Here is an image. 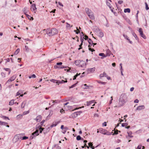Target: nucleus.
I'll list each match as a JSON object with an SVG mask.
<instances>
[{
	"instance_id": "nucleus-55",
	"label": "nucleus",
	"mask_w": 149,
	"mask_h": 149,
	"mask_svg": "<svg viewBox=\"0 0 149 149\" xmlns=\"http://www.w3.org/2000/svg\"><path fill=\"white\" fill-rule=\"evenodd\" d=\"M78 75H79V74H77L76 75L74 76V78L73 79L74 80H75V79H76L77 77L78 76Z\"/></svg>"
},
{
	"instance_id": "nucleus-22",
	"label": "nucleus",
	"mask_w": 149,
	"mask_h": 149,
	"mask_svg": "<svg viewBox=\"0 0 149 149\" xmlns=\"http://www.w3.org/2000/svg\"><path fill=\"white\" fill-rule=\"evenodd\" d=\"M82 34V36H81V43L83 44L84 39V34L82 32H81Z\"/></svg>"
},
{
	"instance_id": "nucleus-42",
	"label": "nucleus",
	"mask_w": 149,
	"mask_h": 149,
	"mask_svg": "<svg viewBox=\"0 0 149 149\" xmlns=\"http://www.w3.org/2000/svg\"><path fill=\"white\" fill-rule=\"evenodd\" d=\"M1 75L2 76V77L3 78H4L5 77H6V74H5L3 72H1Z\"/></svg>"
},
{
	"instance_id": "nucleus-50",
	"label": "nucleus",
	"mask_w": 149,
	"mask_h": 149,
	"mask_svg": "<svg viewBox=\"0 0 149 149\" xmlns=\"http://www.w3.org/2000/svg\"><path fill=\"white\" fill-rule=\"evenodd\" d=\"M139 32L140 33V34L141 33H143V31H142V29L141 28H140L139 29Z\"/></svg>"
},
{
	"instance_id": "nucleus-19",
	"label": "nucleus",
	"mask_w": 149,
	"mask_h": 149,
	"mask_svg": "<svg viewBox=\"0 0 149 149\" xmlns=\"http://www.w3.org/2000/svg\"><path fill=\"white\" fill-rule=\"evenodd\" d=\"M94 101H95V100H92L89 101H87L86 102V103H87L86 105L87 106H89L90 105H91V104L94 103Z\"/></svg>"
},
{
	"instance_id": "nucleus-49",
	"label": "nucleus",
	"mask_w": 149,
	"mask_h": 149,
	"mask_svg": "<svg viewBox=\"0 0 149 149\" xmlns=\"http://www.w3.org/2000/svg\"><path fill=\"white\" fill-rule=\"evenodd\" d=\"M76 84L77 83L75 84H74L73 85H72L70 87H69L70 88H72L75 87L76 86Z\"/></svg>"
},
{
	"instance_id": "nucleus-2",
	"label": "nucleus",
	"mask_w": 149,
	"mask_h": 149,
	"mask_svg": "<svg viewBox=\"0 0 149 149\" xmlns=\"http://www.w3.org/2000/svg\"><path fill=\"white\" fill-rule=\"evenodd\" d=\"M46 33L49 36H53L58 33V31L55 28H52L51 29H47L46 30Z\"/></svg>"
},
{
	"instance_id": "nucleus-54",
	"label": "nucleus",
	"mask_w": 149,
	"mask_h": 149,
	"mask_svg": "<svg viewBox=\"0 0 149 149\" xmlns=\"http://www.w3.org/2000/svg\"><path fill=\"white\" fill-rule=\"evenodd\" d=\"M139 12V10H137V13L136 14V17L137 20H138V15Z\"/></svg>"
},
{
	"instance_id": "nucleus-48",
	"label": "nucleus",
	"mask_w": 149,
	"mask_h": 149,
	"mask_svg": "<svg viewBox=\"0 0 149 149\" xmlns=\"http://www.w3.org/2000/svg\"><path fill=\"white\" fill-rule=\"evenodd\" d=\"M51 82H53L54 83H57V82H58V81H56V80H54V79H52L51 80Z\"/></svg>"
},
{
	"instance_id": "nucleus-39",
	"label": "nucleus",
	"mask_w": 149,
	"mask_h": 149,
	"mask_svg": "<svg viewBox=\"0 0 149 149\" xmlns=\"http://www.w3.org/2000/svg\"><path fill=\"white\" fill-rule=\"evenodd\" d=\"M1 117L4 119H7L8 120H9L8 117L6 116H2L1 115Z\"/></svg>"
},
{
	"instance_id": "nucleus-35",
	"label": "nucleus",
	"mask_w": 149,
	"mask_h": 149,
	"mask_svg": "<svg viewBox=\"0 0 149 149\" xmlns=\"http://www.w3.org/2000/svg\"><path fill=\"white\" fill-rule=\"evenodd\" d=\"M99 55L100 56H102L103 57H105L107 56L105 55L104 53H100L99 54Z\"/></svg>"
},
{
	"instance_id": "nucleus-41",
	"label": "nucleus",
	"mask_w": 149,
	"mask_h": 149,
	"mask_svg": "<svg viewBox=\"0 0 149 149\" xmlns=\"http://www.w3.org/2000/svg\"><path fill=\"white\" fill-rule=\"evenodd\" d=\"M145 5H146V10H148L149 9V8L148 7V4L146 2L145 3Z\"/></svg>"
},
{
	"instance_id": "nucleus-31",
	"label": "nucleus",
	"mask_w": 149,
	"mask_h": 149,
	"mask_svg": "<svg viewBox=\"0 0 149 149\" xmlns=\"http://www.w3.org/2000/svg\"><path fill=\"white\" fill-rule=\"evenodd\" d=\"M88 42L89 44H90L91 45H92L93 44V42L89 38L88 40Z\"/></svg>"
},
{
	"instance_id": "nucleus-12",
	"label": "nucleus",
	"mask_w": 149,
	"mask_h": 149,
	"mask_svg": "<svg viewBox=\"0 0 149 149\" xmlns=\"http://www.w3.org/2000/svg\"><path fill=\"white\" fill-rule=\"evenodd\" d=\"M145 108V107L144 105H141L138 107L137 108V110H140L143 109Z\"/></svg>"
},
{
	"instance_id": "nucleus-62",
	"label": "nucleus",
	"mask_w": 149,
	"mask_h": 149,
	"mask_svg": "<svg viewBox=\"0 0 149 149\" xmlns=\"http://www.w3.org/2000/svg\"><path fill=\"white\" fill-rule=\"evenodd\" d=\"M31 78H35L36 77V76L35 74H33L31 76Z\"/></svg>"
},
{
	"instance_id": "nucleus-14",
	"label": "nucleus",
	"mask_w": 149,
	"mask_h": 149,
	"mask_svg": "<svg viewBox=\"0 0 149 149\" xmlns=\"http://www.w3.org/2000/svg\"><path fill=\"white\" fill-rule=\"evenodd\" d=\"M57 149H61V147L58 146L57 144H55L52 147V149H55V148Z\"/></svg>"
},
{
	"instance_id": "nucleus-18",
	"label": "nucleus",
	"mask_w": 149,
	"mask_h": 149,
	"mask_svg": "<svg viewBox=\"0 0 149 149\" xmlns=\"http://www.w3.org/2000/svg\"><path fill=\"white\" fill-rule=\"evenodd\" d=\"M85 11L88 15L90 14H91V13L92 12L91 10H89L88 8H85Z\"/></svg>"
},
{
	"instance_id": "nucleus-61",
	"label": "nucleus",
	"mask_w": 149,
	"mask_h": 149,
	"mask_svg": "<svg viewBox=\"0 0 149 149\" xmlns=\"http://www.w3.org/2000/svg\"><path fill=\"white\" fill-rule=\"evenodd\" d=\"M4 70H5L6 71H8L10 70L9 68H4L3 69Z\"/></svg>"
},
{
	"instance_id": "nucleus-59",
	"label": "nucleus",
	"mask_w": 149,
	"mask_h": 149,
	"mask_svg": "<svg viewBox=\"0 0 149 149\" xmlns=\"http://www.w3.org/2000/svg\"><path fill=\"white\" fill-rule=\"evenodd\" d=\"M103 74H100V78H101L104 77Z\"/></svg>"
},
{
	"instance_id": "nucleus-36",
	"label": "nucleus",
	"mask_w": 149,
	"mask_h": 149,
	"mask_svg": "<svg viewBox=\"0 0 149 149\" xmlns=\"http://www.w3.org/2000/svg\"><path fill=\"white\" fill-rule=\"evenodd\" d=\"M22 116V114H19L17 116V119L21 118Z\"/></svg>"
},
{
	"instance_id": "nucleus-25",
	"label": "nucleus",
	"mask_w": 149,
	"mask_h": 149,
	"mask_svg": "<svg viewBox=\"0 0 149 149\" xmlns=\"http://www.w3.org/2000/svg\"><path fill=\"white\" fill-rule=\"evenodd\" d=\"M25 15L26 16V17H27L28 18V19H29L30 20H33V18L32 17H31L29 15L27 14H25Z\"/></svg>"
},
{
	"instance_id": "nucleus-9",
	"label": "nucleus",
	"mask_w": 149,
	"mask_h": 149,
	"mask_svg": "<svg viewBox=\"0 0 149 149\" xmlns=\"http://www.w3.org/2000/svg\"><path fill=\"white\" fill-rule=\"evenodd\" d=\"M88 15L91 19L93 20L95 19V17L93 12L91 13V14H88Z\"/></svg>"
},
{
	"instance_id": "nucleus-10",
	"label": "nucleus",
	"mask_w": 149,
	"mask_h": 149,
	"mask_svg": "<svg viewBox=\"0 0 149 149\" xmlns=\"http://www.w3.org/2000/svg\"><path fill=\"white\" fill-rule=\"evenodd\" d=\"M111 54L113 55V54L111 53V52L110 50L109 49H107L106 51V56H110Z\"/></svg>"
},
{
	"instance_id": "nucleus-24",
	"label": "nucleus",
	"mask_w": 149,
	"mask_h": 149,
	"mask_svg": "<svg viewBox=\"0 0 149 149\" xmlns=\"http://www.w3.org/2000/svg\"><path fill=\"white\" fill-rule=\"evenodd\" d=\"M14 100H12L9 102V104L10 105H12L14 104Z\"/></svg>"
},
{
	"instance_id": "nucleus-52",
	"label": "nucleus",
	"mask_w": 149,
	"mask_h": 149,
	"mask_svg": "<svg viewBox=\"0 0 149 149\" xmlns=\"http://www.w3.org/2000/svg\"><path fill=\"white\" fill-rule=\"evenodd\" d=\"M29 111H26L24 112L23 113V114L24 115H25V114H28V113H29Z\"/></svg>"
},
{
	"instance_id": "nucleus-6",
	"label": "nucleus",
	"mask_w": 149,
	"mask_h": 149,
	"mask_svg": "<svg viewBox=\"0 0 149 149\" xmlns=\"http://www.w3.org/2000/svg\"><path fill=\"white\" fill-rule=\"evenodd\" d=\"M16 78V76L15 75L13 76L7 81V83H9L13 81Z\"/></svg>"
},
{
	"instance_id": "nucleus-40",
	"label": "nucleus",
	"mask_w": 149,
	"mask_h": 149,
	"mask_svg": "<svg viewBox=\"0 0 149 149\" xmlns=\"http://www.w3.org/2000/svg\"><path fill=\"white\" fill-rule=\"evenodd\" d=\"M25 50L26 52H28L29 51V49L27 46H25Z\"/></svg>"
},
{
	"instance_id": "nucleus-8",
	"label": "nucleus",
	"mask_w": 149,
	"mask_h": 149,
	"mask_svg": "<svg viewBox=\"0 0 149 149\" xmlns=\"http://www.w3.org/2000/svg\"><path fill=\"white\" fill-rule=\"evenodd\" d=\"M42 116L41 115H39L37 116L36 118L34 119L37 122H39L41 121L42 119Z\"/></svg>"
},
{
	"instance_id": "nucleus-60",
	"label": "nucleus",
	"mask_w": 149,
	"mask_h": 149,
	"mask_svg": "<svg viewBox=\"0 0 149 149\" xmlns=\"http://www.w3.org/2000/svg\"><path fill=\"white\" fill-rule=\"evenodd\" d=\"M62 64V63L61 62L58 63H56L57 65H61Z\"/></svg>"
},
{
	"instance_id": "nucleus-16",
	"label": "nucleus",
	"mask_w": 149,
	"mask_h": 149,
	"mask_svg": "<svg viewBox=\"0 0 149 149\" xmlns=\"http://www.w3.org/2000/svg\"><path fill=\"white\" fill-rule=\"evenodd\" d=\"M60 123V121H58L56 122H55L53 123V124L51 125V127H55L57 125Z\"/></svg>"
},
{
	"instance_id": "nucleus-46",
	"label": "nucleus",
	"mask_w": 149,
	"mask_h": 149,
	"mask_svg": "<svg viewBox=\"0 0 149 149\" xmlns=\"http://www.w3.org/2000/svg\"><path fill=\"white\" fill-rule=\"evenodd\" d=\"M127 123H123L122 124V126L123 127L126 126L127 125Z\"/></svg>"
},
{
	"instance_id": "nucleus-56",
	"label": "nucleus",
	"mask_w": 149,
	"mask_h": 149,
	"mask_svg": "<svg viewBox=\"0 0 149 149\" xmlns=\"http://www.w3.org/2000/svg\"><path fill=\"white\" fill-rule=\"evenodd\" d=\"M82 44H83L81 43V44L79 45V48H78L79 50L82 48V47H81V46H82Z\"/></svg>"
},
{
	"instance_id": "nucleus-45",
	"label": "nucleus",
	"mask_w": 149,
	"mask_h": 149,
	"mask_svg": "<svg viewBox=\"0 0 149 149\" xmlns=\"http://www.w3.org/2000/svg\"><path fill=\"white\" fill-rule=\"evenodd\" d=\"M81 137L79 135L77 137V139L79 141L80 140H81Z\"/></svg>"
},
{
	"instance_id": "nucleus-28",
	"label": "nucleus",
	"mask_w": 149,
	"mask_h": 149,
	"mask_svg": "<svg viewBox=\"0 0 149 149\" xmlns=\"http://www.w3.org/2000/svg\"><path fill=\"white\" fill-rule=\"evenodd\" d=\"M7 124H8V123H6V122H2L1 121H0V125H5Z\"/></svg>"
},
{
	"instance_id": "nucleus-5",
	"label": "nucleus",
	"mask_w": 149,
	"mask_h": 149,
	"mask_svg": "<svg viewBox=\"0 0 149 149\" xmlns=\"http://www.w3.org/2000/svg\"><path fill=\"white\" fill-rule=\"evenodd\" d=\"M22 135L21 134H18L16 135L15 136L14 139H15V141H17L19 140L22 139Z\"/></svg>"
},
{
	"instance_id": "nucleus-63",
	"label": "nucleus",
	"mask_w": 149,
	"mask_h": 149,
	"mask_svg": "<svg viewBox=\"0 0 149 149\" xmlns=\"http://www.w3.org/2000/svg\"><path fill=\"white\" fill-rule=\"evenodd\" d=\"M105 26L107 27L109 26V24L107 22V23L105 24Z\"/></svg>"
},
{
	"instance_id": "nucleus-44",
	"label": "nucleus",
	"mask_w": 149,
	"mask_h": 149,
	"mask_svg": "<svg viewBox=\"0 0 149 149\" xmlns=\"http://www.w3.org/2000/svg\"><path fill=\"white\" fill-rule=\"evenodd\" d=\"M76 29H77V30L78 31V32H77V31L75 30H74V31L76 32V34H78V33H80V31L79 30L77 27H76Z\"/></svg>"
},
{
	"instance_id": "nucleus-47",
	"label": "nucleus",
	"mask_w": 149,
	"mask_h": 149,
	"mask_svg": "<svg viewBox=\"0 0 149 149\" xmlns=\"http://www.w3.org/2000/svg\"><path fill=\"white\" fill-rule=\"evenodd\" d=\"M28 138V137H27L26 136H24L23 137H22V140H26V139H27Z\"/></svg>"
},
{
	"instance_id": "nucleus-4",
	"label": "nucleus",
	"mask_w": 149,
	"mask_h": 149,
	"mask_svg": "<svg viewBox=\"0 0 149 149\" xmlns=\"http://www.w3.org/2000/svg\"><path fill=\"white\" fill-rule=\"evenodd\" d=\"M95 68L93 67L92 68H88L87 70V74H89L90 73H92L93 72L95 71Z\"/></svg>"
},
{
	"instance_id": "nucleus-1",
	"label": "nucleus",
	"mask_w": 149,
	"mask_h": 149,
	"mask_svg": "<svg viewBox=\"0 0 149 149\" xmlns=\"http://www.w3.org/2000/svg\"><path fill=\"white\" fill-rule=\"evenodd\" d=\"M127 101V96L125 93L122 94L119 100L118 104L114 107H120L123 106Z\"/></svg>"
},
{
	"instance_id": "nucleus-58",
	"label": "nucleus",
	"mask_w": 149,
	"mask_h": 149,
	"mask_svg": "<svg viewBox=\"0 0 149 149\" xmlns=\"http://www.w3.org/2000/svg\"><path fill=\"white\" fill-rule=\"evenodd\" d=\"M93 144H92V143H88V145L89 146H91V147H92L93 146Z\"/></svg>"
},
{
	"instance_id": "nucleus-11",
	"label": "nucleus",
	"mask_w": 149,
	"mask_h": 149,
	"mask_svg": "<svg viewBox=\"0 0 149 149\" xmlns=\"http://www.w3.org/2000/svg\"><path fill=\"white\" fill-rule=\"evenodd\" d=\"M38 131L39 130H36L34 132L32 133V135L34 136H38L39 135Z\"/></svg>"
},
{
	"instance_id": "nucleus-13",
	"label": "nucleus",
	"mask_w": 149,
	"mask_h": 149,
	"mask_svg": "<svg viewBox=\"0 0 149 149\" xmlns=\"http://www.w3.org/2000/svg\"><path fill=\"white\" fill-rule=\"evenodd\" d=\"M78 115V113L77 112H75L73 113L71 115L72 117L73 118H74L77 117Z\"/></svg>"
},
{
	"instance_id": "nucleus-43",
	"label": "nucleus",
	"mask_w": 149,
	"mask_h": 149,
	"mask_svg": "<svg viewBox=\"0 0 149 149\" xmlns=\"http://www.w3.org/2000/svg\"><path fill=\"white\" fill-rule=\"evenodd\" d=\"M45 121V120H43L40 123L41 126L40 127H42V126L43 124L44 123Z\"/></svg>"
},
{
	"instance_id": "nucleus-34",
	"label": "nucleus",
	"mask_w": 149,
	"mask_h": 149,
	"mask_svg": "<svg viewBox=\"0 0 149 149\" xmlns=\"http://www.w3.org/2000/svg\"><path fill=\"white\" fill-rule=\"evenodd\" d=\"M132 35L136 39V40H138V38H137V36L136 35V34L134 32L132 33Z\"/></svg>"
},
{
	"instance_id": "nucleus-57",
	"label": "nucleus",
	"mask_w": 149,
	"mask_h": 149,
	"mask_svg": "<svg viewBox=\"0 0 149 149\" xmlns=\"http://www.w3.org/2000/svg\"><path fill=\"white\" fill-rule=\"evenodd\" d=\"M118 131L117 130V131H115L113 134L114 135V134H118Z\"/></svg>"
},
{
	"instance_id": "nucleus-23",
	"label": "nucleus",
	"mask_w": 149,
	"mask_h": 149,
	"mask_svg": "<svg viewBox=\"0 0 149 149\" xmlns=\"http://www.w3.org/2000/svg\"><path fill=\"white\" fill-rule=\"evenodd\" d=\"M51 101L52 102V103L53 104L51 105V106H53L54 105L55 103H57L58 102V100H52V101Z\"/></svg>"
},
{
	"instance_id": "nucleus-26",
	"label": "nucleus",
	"mask_w": 149,
	"mask_h": 149,
	"mask_svg": "<svg viewBox=\"0 0 149 149\" xmlns=\"http://www.w3.org/2000/svg\"><path fill=\"white\" fill-rule=\"evenodd\" d=\"M130 10L129 8H127L126 9H125L124 10V12L125 13H129L130 12Z\"/></svg>"
},
{
	"instance_id": "nucleus-20",
	"label": "nucleus",
	"mask_w": 149,
	"mask_h": 149,
	"mask_svg": "<svg viewBox=\"0 0 149 149\" xmlns=\"http://www.w3.org/2000/svg\"><path fill=\"white\" fill-rule=\"evenodd\" d=\"M67 82V81H64L63 80H62L61 81H58V82H57V84H59L64 83H66Z\"/></svg>"
},
{
	"instance_id": "nucleus-38",
	"label": "nucleus",
	"mask_w": 149,
	"mask_h": 149,
	"mask_svg": "<svg viewBox=\"0 0 149 149\" xmlns=\"http://www.w3.org/2000/svg\"><path fill=\"white\" fill-rule=\"evenodd\" d=\"M140 34L143 38L146 39V36L143 34V32Z\"/></svg>"
},
{
	"instance_id": "nucleus-3",
	"label": "nucleus",
	"mask_w": 149,
	"mask_h": 149,
	"mask_svg": "<svg viewBox=\"0 0 149 149\" xmlns=\"http://www.w3.org/2000/svg\"><path fill=\"white\" fill-rule=\"evenodd\" d=\"M76 65L82 68L85 67L86 64L84 61L80 60H76L75 61Z\"/></svg>"
},
{
	"instance_id": "nucleus-37",
	"label": "nucleus",
	"mask_w": 149,
	"mask_h": 149,
	"mask_svg": "<svg viewBox=\"0 0 149 149\" xmlns=\"http://www.w3.org/2000/svg\"><path fill=\"white\" fill-rule=\"evenodd\" d=\"M123 36L125 39H126L128 40H129V39L128 37L127 36V35L123 34Z\"/></svg>"
},
{
	"instance_id": "nucleus-29",
	"label": "nucleus",
	"mask_w": 149,
	"mask_h": 149,
	"mask_svg": "<svg viewBox=\"0 0 149 149\" xmlns=\"http://www.w3.org/2000/svg\"><path fill=\"white\" fill-rule=\"evenodd\" d=\"M83 88L85 89H88V86H87V84H84V85H83Z\"/></svg>"
},
{
	"instance_id": "nucleus-15",
	"label": "nucleus",
	"mask_w": 149,
	"mask_h": 149,
	"mask_svg": "<svg viewBox=\"0 0 149 149\" xmlns=\"http://www.w3.org/2000/svg\"><path fill=\"white\" fill-rule=\"evenodd\" d=\"M26 100H25L23 101L22 104L21 108L22 109L24 107L25 104H26Z\"/></svg>"
},
{
	"instance_id": "nucleus-32",
	"label": "nucleus",
	"mask_w": 149,
	"mask_h": 149,
	"mask_svg": "<svg viewBox=\"0 0 149 149\" xmlns=\"http://www.w3.org/2000/svg\"><path fill=\"white\" fill-rule=\"evenodd\" d=\"M20 49L19 48L17 49L15 52V54L17 55L19 52Z\"/></svg>"
},
{
	"instance_id": "nucleus-7",
	"label": "nucleus",
	"mask_w": 149,
	"mask_h": 149,
	"mask_svg": "<svg viewBox=\"0 0 149 149\" xmlns=\"http://www.w3.org/2000/svg\"><path fill=\"white\" fill-rule=\"evenodd\" d=\"M31 9V10L32 11L34 12L35 13V11H36V5L34 4H33L32 5Z\"/></svg>"
},
{
	"instance_id": "nucleus-30",
	"label": "nucleus",
	"mask_w": 149,
	"mask_h": 149,
	"mask_svg": "<svg viewBox=\"0 0 149 149\" xmlns=\"http://www.w3.org/2000/svg\"><path fill=\"white\" fill-rule=\"evenodd\" d=\"M106 3L107 6L109 7L110 9L111 8V6L110 3L108 1H106Z\"/></svg>"
},
{
	"instance_id": "nucleus-17",
	"label": "nucleus",
	"mask_w": 149,
	"mask_h": 149,
	"mask_svg": "<svg viewBox=\"0 0 149 149\" xmlns=\"http://www.w3.org/2000/svg\"><path fill=\"white\" fill-rule=\"evenodd\" d=\"M98 35L99 37H102L104 36V34L101 31L99 30Z\"/></svg>"
},
{
	"instance_id": "nucleus-53",
	"label": "nucleus",
	"mask_w": 149,
	"mask_h": 149,
	"mask_svg": "<svg viewBox=\"0 0 149 149\" xmlns=\"http://www.w3.org/2000/svg\"><path fill=\"white\" fill-rule=\"evenodd\" d=\"M27 9V8H25L24 10H23V11H24V13L25 14H26V13H27V10H26V9Z\"/></svg>"
},
{
	"instance_id": "nucleus-21",
	"label": "nucleus",
	"mask_w": 149,
	"mask_h": 149,
	"mask_svg": "<svg viewBox=\"0 0 149 149\" xmlns=\"http://www.w3.org/2000/svg\"><path fill=\"white\" fill-rule=\"evenodd\" d=\"M54 68H59L60 69H63V68H66V67L63 66V65H62V66H61L60 67V66H58L57 65H56L54 66Z\"/></svg>"
},
{
	"instance_id": "nucleus-64",
	"label": "nucleus",
	"mask_w": 149,
	"mask_h": 149,
	"mask_svg": "<svg viewBox=\"0 0 149 149\" xmlns=\"http://www.w3.org/2000/svg\"><path fill=\"white\" fill-rule=\"evenodd\" d=\"M58 3V4L59 5H60V6H63V4L61 2H59Z\"/></svg>"
},
{
	"instance_id": "nucleus-51",
	"label": "nucleus",
	"mask_w": 149,
	"mask_h": 149,
	"mask_svg": "<svg viewBox=\"0 0 149 149\" xmlns=\"http://www.w3.org/2000/svg\"><path fill=\"white\" fill-rule=\"evenodd\" d=\"M66 131L67 130L65 129H64V128L63 129H62V132L63 134H65V133L66 132Z\"/></svg>"
},
{
	"instance_id": "nucleus-27",
	"label": "nucleus",
	"mask_w": 149,
	"mask_h": 149,
	"mask_svg": "<svg viewBox=\"0 0 149 149\" xmlns=\"http://www.w3.org/2000/svg\"><path fill=\"white\" fill-rule=\"evenodd\" d=\"M38 128L40 130V133H42V131L44 129V128H42L41 127H38Z\"/></svg>"
},
{
	"instance_id": "nucleus-33",
	"label": "nucleus",
	"mask_w": 149,
	"mask_h": 149,
	"mask_svg": "<svg viewBox=\"0 0 149 149\" xmlns=\"http://www.w3.org/2000/svg\"><path fill=\"white\" fill-rule=\"evenodd\" d=\"M70 24H68V23H66V28L68 29H70Z\"/></svg>"
}]
</instances>
